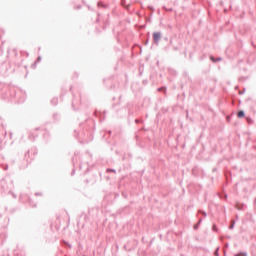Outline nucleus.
<instances>
[{
	"label": "nucleus",
	"instance_id": "obj_4",
	"mask_svg": "<svg viewBox=\"0 0 256 256\" xmlns=\"http://www.w3.org/2000/svg\"><path fill=\"white\" fill-rule=\"evenodd\" d=\"M230 229H233V224L230 226Z\"/></svg>",
	"mask_w": 256,
	"mask_h": 256
},
{
	"label": "nucleus",
	"instance_id": "obj_5",
	"mask_svg": "<svg viewBox=\"0 0 256 256\" xmlns=\"http://www.w3.org/2000/svg\"><path fill=\"white\" fill-rule=\"evenodd\" d=\"M215 255H217V252H215Z\"/></svg>",
	"mask_w": 256,
	"mask_h": 256
},
{
	"label": "nucleus",
	"instance_id": "obj_2",
	"mask_svg": "<svg viewBox=\"0 0 256 256\" xmlns=\"http://www.w3.org/2000/svg\"><path fill=\"white\" fill-rule=\"evenodd\" d=\"M237 116H238L239 118L245 117V112H244L243 110H241V111L238 112Z\"/></svg>",
	"mask_w": 256,
	"mask_h": 256
},
{
	"label": "nucleus",
	"instance_id": "obj_3",
	"mask_svg": "<svg viewBox=\"0 0 256 256\" xmlns=\"http://www.w3.org/2000/svg\"><path fill=\"white\" fill-rule=\"evenodd\" d=\"M107 171H112L113 173H115V170H109V169H108Z\"/></svg>",
	"mask_w": 256,
	"mask_h": 256
},
{
	"label": "nucleus",
	"instance_id": "obj_1",
	"mask_svg": "<svg viewBox=\"0 0 256 256\" xmlns=\"http://www.w3.org/2000/svg\"><path fill=\"white\" fill-rule=\"evenodd\" d=\"M161 39V33H159V32H155L154 34H153V41H154V43H159V40Z\"/></svg>",
	"mask_w": 256,
	"mask_h": 256
},
{
	"label": "nucleus",
	"instance_id": "obj_6",
	"mask_svg": "<svg viewBox=\"0 0 256 256\" xmlns=\"http://www.w3.org/2000/svg\"><path fill=\"white\" fill-rule=\"evenodd\" d=\"M236 256H239V255H236Z\"/></svg>",
	"mask_w": 256,
	"mask_h": 256
}]
</instances>
